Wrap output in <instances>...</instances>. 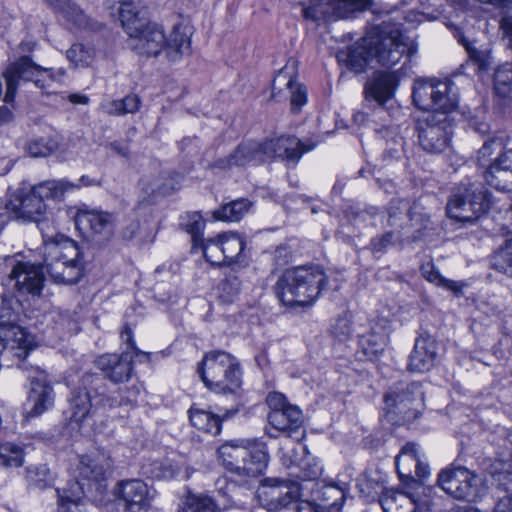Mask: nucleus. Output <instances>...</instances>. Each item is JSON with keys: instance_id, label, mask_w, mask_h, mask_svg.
<instances>
[{"instance_id": "1", "label": "nucleus", "mask_w": 512, "mask_h": 512, "mask_svg": "<svg viewBox=\"0 0 512 512\" xmlns=\"http://www.w3.org/2000/svg\"><path fill=\"white\" fill-rule=\"evenodd\" d=\"M75 185L66 179L46 180L34 185L29 192L19 194L8 209L23 223H35L43 236V264L56 283L75 284L83 275V255L78 244L64 235L49 236L54 230L46 199L59 200Z\"/></svg>"}, {"instance_id": "2", "label": "nucleus", "mask_w": 512, "mask_h": 512, "mask_svg": "<svg viewBox=\"0 0 512 512\" xmlns=\"http://www.w3.org/2000/svg\"><path fill=\"white\" fill-rule=\"evenodd\" d=\"M384 19L374 24L366 34L352 46L337 53L339 62L356 74L363 73L372 62L385 68H392L404 56L410 59L416 53L414 42L402 31L400 13L379 12L377 17Z\"/></svg>"}, {"instance_id": "3", "label": "nucleus", "mask_w": 512, "mask_h": 512, "mask_svg": "<svg viewBox=\"0 0 512 512\" xmlns=\"http://www.w3.org/2000/svg\"><path fill=\"white\" fill-rule=\"evenodd\" d=\"M109 8H116L123 29L128 35L127 45L137 55L151 58L164 55L170 62L191 54V28L174 25L169 36L161 25L149 22L132 0H106Z\"/></svg>"}, {"instance_id": "4", "label": "nucleus", "mask_w": 512, "mask_h": 512, "mask_svg": "<svg viewBox=\"0 0 512 512\" xmlns=\"http://www.w3.org/2000/svg\"><path fill=\"white\" fill-rule=\"evenodd\" d=\"M315 147V143L303 142L294 135H281L263 142L246 141L240 143L229 156L216 159L210 167L227 170L232 167L260 164L268 158H279L288 164L296 165L303 154Z\"/></svg>"}, {"instance_id": "5", "label": "nucleus", "mask_w": 512, "mask_h": 512, "mask_svg": "<svg viewBox=\"0 0 512 512\" xmlns=\"http://www.w3.org/2000/svg\"><path fill=\"white\" fill-rule=\"evenodd\" d=\"M328 278L319 266L285 270L274 285L276 297L291 309L310 306L327 287Z\"/></svg>"}, {"instance_id": "6", "label": "nucleus", "mask_w": 512, "mask_h": 512, "mask_svg": "<svg viewBox=\"0 0 512 512\" xmlns=\"http://www.w3.org/2000/svg\"><path fill=\"white\" fill-rule=\"evenodd\" d=\"M107 385L101 375L84 373L68 396V419L81 425L86 419L95 416L100 410L119 407L123 399L117 393L107 394Z\"/></svg>"}, {"instance_id": "7", "label": "nucleus", "mask_w": 512, "mask_h": 512, "mask_svg": "<svg viewBox=\"0 0 512 512\" xmlns=\"http://www.w3.org/2000/svg\"><path fill=\"white\" fill-rule=\"evenodd\" d=\"M510 136L504 131L488 135L478 149L475 162L490 187L512 191V148H507Z\"/></svg>"}, {"instance_id": "8", "label": "nucleus", "mask_w": 512, "mask_h": 512, "mask_svg": "<svg viewBox=\"0 0 512 512\" xmlns=\"http://www.w3.org/2000/svg\"><path fill=\"white\" fill-rule=\"evenodd\" d=\"M197 373L205 387L224 396H237L242 386L238 360L223 350L206 352L197 365Z\"/></svg>"}, {"instance_id": "9", "label": "nucleus", "mask_w": 512, "mask_h": 512, "mask_svg": "<svg viewBox=\"0 0 512 512\" xmlns=\"http://www.w3.org/2000/svg\"><path fill=\"white\" fill-rule=\"evenodd\" d=\"M490 196L481 183L465 179L453 188L446 206L447 215L459 222L474 223L489 211Z\"/></svg>"}, {"instance_id": "10", "label": "nucleus", "mask_w": 512, "mask_h": 512, "mask_svg": "<svg viewBox=\"0 0 512 512\" xmlns=\"http://www.w3.org/2000/svg\"><path fill=\"white\" fill-rule=\"evenodd\" d=\"M423 400L419 383L397 382L384 395L383 416L392 425H404L418 418Z\"/></svg>"}, {"instance_id": "11", "label": "nucleus", "mask_w": 512, "mask_h": 512, "mask_svg": "<svg viewBox=\"0 0 512 512\" xmlns=\"http://www.w3.org/2000/svg\"><path fill=\"white\" fill-rule=\"evenodd\" d=\"M63 73L55 72L51 68H43L37 65L29 56H21L16 61L8 64L3 71L6 83L4 102H14L17 89L21 82H32L37 88L49 93L52 84L60 79Z\"/></svg>"}, {"instance_id": "12", "label": "nucleus", "mask_w": 512, "mask_h": 512, "mask_svg": "<svg viewBox=\"0 0 512 512\" xmlns=\"http://www.w3.org/2000/svg\"><path fill=\"white\" fill-rule=\"evenodd\" d=\"M224 466L239 476L258 477L268 465V453L263 443L246 447L225 443L217 450Z\"/></svg>"}, {"instance_id": "13", "label": "nucleus", "mask_w": 512, "mask_h": 512, "mask_svg": "<svg viewBox=\"0 0 512 512\" xmlns=\"http://www.w3.org/2000/svg\"><path fill=\"white\" fill-rule=\"evenodd\" d=\"M3 301L0 306V334L5 350L12 356L25 359L34 348V340L20 325V305Z\"/></svg>"}, {"instance_id": "14", "label": "nucleus", "mask_w": 512, "mask_h": 512, "mask_svg": "<svg viewBox=\"0 0 512 512\" xmlns=\"http://www.w3.org/2000/svg\"><path fill=\"white\" fill-rule=\"evenodd\" d=\"M437 483L448 495L457 500L474 502L482 496V479L473 471L454 465L443 469L438 474Z\"/></svg>"}, {"instance_id": "15", "label": "nucleus", "mask_w": 512, "mask_h": 512, "mask_svg": "<svg viewBox=\"0 0 512 512\" xmlns=\"http://www.w3.org/2000/svg\"><path fill=\"white\" fill-rule=\"evenodd\" d=\"M420 147L427 153L439 155L451 146L452 120L444 113H430L416 124Z\"/></svg>"}, {"instance_id": "16", "label": "nucleus", "mask_w": 512, "mask_h": 512, "mask_svg": "<svg viewBox=\"0 0 512 512\" xmlns=\"http://www.w3.org/2000/svg\"><path fill=\"white\" fill-rule=\"evenodd\" d=\"M76 229L88 241L103 244L112 239L116 215L97 209H77L73 214Z\"/></svg>"}, {"instance_id": "17", "label": "nucleus", "mask_w": 512, "mask_h": 512, "mask_svg": "<svg viewBox=\"0 0 512 512\" xmlns=\"http://www.w3.org/2000/svg\"><path fill=\"white\" fill-rule=\"evenodd\" d=\"M299 497L297 482L278 479H265L262 489L258 493L261 505L268 512H291L293 504Z\"/></svg>"}, {"instance_id": "18", "label": "nucleus", "mask_w": 512, "mask_h": 512, "mask_svg": "<svg viewBox=\"0 0 512 512\" xmlns=\"http://www.w3.org/2000/svg\"><path fill=\"white\" fill-rule=\"evenodd\" d=\"M371 4V0H316L304 7L302 12L305 19L314 22L337 18L346 19L353 17L357 12L368 9Z\"/></svg>"}, {"instance_id": "19", "label": "nucleus", "mask_w": 512, "mask_h": 512, "mask_svg": "<svg viewBox=\"0 0 512 512\" xmlns=\"http://www.w3.org/2000/svg\"><path fill=\"white\" fill-rule=\"evenodd\" d=\"M114 495L127 512H148L154 491L141 479H125L116 484Z\"/></svg>"}, {"instance_id": "20", "label": "nucleus", "mask_w": 512, "mask_h": 512, "mask_svg": "<svg viewBox=\"0 0 512 512\" xmlns=\"http://www.w3.org/2000/svg\"><path fill=\"white\" fill-rule=\"evenodd\" d=\"M53 386L44 371H38L30 377V389L24 405L25 417L34 418L42 415L54 405Z\"/></svg>"}, {"instance_id": "21", "label": "nucleus", "mask_w": 512, "mask_h": 512, "mask_svg": "<svg viewBox=\"0 0 512 512\" xmlns=\"http://www.w3.org/2000/svg\"><path fill=\"white\" fill-rule=\"evenodd\" d=\"M43 268L30 261H19L8 275L7 284L13 282V287L21 295L39 296L44 286Z\"/></svg>"}, {"instance_id": "22", "label": "nucleus", "mask_w": 512, "mask_h": 512, "mask_svg": "<svg viewBox=\"0 0 512 512\" xmlns=\"http://www.w3.org/2000/svg\"><path fill=\"white\" fill-rule=\"evenodd\" d=\"M390 321L386 317L376 316L370 321V330L359 336V348L368 360H375L387 345Z\"/></svg>"}, {"instance_id": "23", "label": "nucleus", "mask_w": 512, "mask_h": 512, "mask_svg": "<svg viewBox=\"0 0 512 512\" xmlns=\"http://www.w3.org/2000/svg\"><path fill=\"white\" fill-rule=\"evenodd\" d=\"M96 367L114 384L128 381L133 372V355L129 351L121 354H103L95 360Z\"/></svg>"}, {"instance_id": "24", "label": "nucleus", "mask_w": 512, "mask_h": 512, "mask_svg": "<svg viewBox=\"0 0 512 512\" xmlns=\"http://www.w3.org/2000/svg\"><path fill=\"white\" fill-rule=\"evenodd\" d=\"M399 70L378 71L364 85L365 101H374L378 106L385 105L394 97L399 84Z\"/></svg>"}, {"instance_id": "25", "label": "nucleus", "mask_w": 512, "mask_h": 512, "mask_svg": "<svg viewBox=\"0 0 512 512\" xmlns=\"http://www.w3.org/2000/svg\"><path fill=\"white\" fill-rule=\"evenodd\" d=\"M438 348V343L432 336L417 337L408 358L407 369L412 373L430 371L438 360Z\"/></svg>"}, {"instance_id": "26", "label": "nucleus", "mask_w": 512, "mask_h": 512, "mask_svg": "<svg viewBox=\"0 0 512 512\" xmlns=\"http://www.w3.org/2000/svg\"><path fill=\"white\" fill-rule=\"evenodd\" d=\"M268 421L278 431L285 432L296 441L305 437L303 427V415L296 406H288L283 410L271 411L268 414Z\"/></svg>"}, {"instance_id": "27", "label": "nucleus", "mask_w": 512, "mask_h": 512, "mask_svg": "<svg viewBox=\"0 0 512 512\" xmlns=\"http://www.w3.org/2000/svg\"><path fill=\"white\" fill-rule=\"evenodd\" d=\"M416 203L408 199H392L387 208V225L394 230H404L414 220Z\"/></svg>"}, {"instance_id": "28", "label": "nucleus", "mask_w": 512, "mask_h": 512, "mask_svg": "<svg viewBox=\"0 0 512 512\" xmlns=\"http://www.w3.org/2000/svg\"><path fill=\"white\" fill-rule=\"evenodd\" d=\"M86 488L79 481L69 482L65 488H57L58 512H85Z\"/></svg>"}, {"instance_id": "29", "label": "nucleus", "mask_w": 512, "mask_h": 512, "mask_svg": "<svg viewBox=\"0 0 512 512\" xmlns=\"http://www.w3.org/2000/svg\"><path fill=\"white\" fill-rule=\"evenodd\" d=\"M446 89L441 81L435 79L418 80L413 88V102L421 110H432L435 107V95L442 94Z\"/></svg>"}, {"instance_id": "30", "label": "nucleus", "mask_w": 512, "mask_h": 512, "mask_svg": "<svg viewBox=\"0 0 512 512\" xmlns=\"http://www.w3.org/2000/svg\"><path fill=\"white\" fill-rule=\"evenodd\" d=\"M385 159H398L404 151V138L397 127H382L376 131Z\"/></svg>"}, {"instance_id": "31", "label": "nucleus", "mask_w": 512, "mask_h": 512, "mask_svg": "<svg viewBox=\"0 0 512 512\" xmlns=\"http://www.w3.org/2000/svg\"><path fill=\"white\" fill-rule=\"evenodd\" d=\"M189 420L192 426L205 433L216 436L221 432L223 419L211 411L193 405L189 409Z\"/></svg>"}, {"instance_id": "32", "label": "nucleus", "mask_w": 512, "mask_h": 512, "mask_svg": "<svg viewBox=\"0 0 512 512\" xmlns=\"http://www.w3.org/2000/svg\"><path fill=\"white\" fill-rule=\"evenodd\" d=\"M252 205L248 198L235 199L216 209L213 218L224 222H238L249 212Z\"/></svg>"}, {"instance_id": "33", "label": "nucleus", "mask_w": 512, "mask_h": 512, "mask_svg": "<svg viewBox=\"0 0 512 512\" xmlns=\"http://www.w3.org/2000/svg\"><path fill=\"white\" fill-rule=\"evenodd\" d=\"M141 195L138 201V208H144L157 202L167 194V188L159 177H144L139 183Z\"/></svg>"}, {"instance_id": "34", "label": "nucleus", "mask_w": 512, "mask_h": 512, "mask_svg": "<svg viewBox=\"0 0 512 512\" xmlns=\"http://www.w3.org/2000/svg\"><path fill=\"white\" fill-rule=\"evenodd\" d=\"M141 105V99L136 94L126 95L122 99L107 100L101 103L102 111L110 116H122L136 113Z\"/></svg>"}, {"instance_id": "35", "label": "nucleus", "mask_w": 512, "mask_h": 512, "mask_svg": "<svg viewBox=\"0 0 512 512\" xmlns=\"http://www.w3.org/2000/svg\"><path fill=\"white\" fill-rule=\"evenodd\" d=\"M78 479L85 486L84 481L95 482L98 484L105 479L108 464L101 463L90 457H82L78 465Z\"/></svg>"}, {"instance_id": "36", "label": "nucleus", "mask_w": 512, "mask_h": 512, "mask_svg": "<svg viewBox=\"0 0 512 512\" xmlns=\"http://www.w3.org/2000/svg\"><path fill=\"white\" fill-rule=\"evenodd\" d=\"M441 83L447 89L442 94L435 95V107L432 108V113H444L448 116L458 106L459 89L451 80L441 81Z\"/></svg>"}, {"instance_id": "37", "label": "nucleus", "mask_w": 512, "mask_h": 512, "mask_svg": "<svg viewBox=\"0 0 512 512\" xmlns=\"http://www.w3.org/2000/svg\"><path fill=\"white\" fill-rule=\"evenodd\" d=\"M357 487L366 502H379L383 493L388 490L380 476L373 477L369 474H362L358 478Z\"/></svg>"}, {"instance_id": "38", "label": "nucleus", "mask_w": 512, "mask_h": 512, "mask_svg": "<svg viewBox=\"0 0 512 512\" xmlns=\"http://www.w3.org/2000/svg\"><path fill=\"white\" fill-rule=\"evenodd\" d=\"M318 499L321 503L317 504L323 512H339L345 499V493L339 486L328 484L318 491Z\"/></svg>"}, {"instance_id": "39", "label": "nucleus", "mask_w": 512, "mask_h": 512, "mask_svg": "<svg viewBox=\"0 0 512 512\" xmlns=\"http://www.w3.org/2000/svg\"><path fill=\"white\" fill-rule=\"evenodd\" d=\"M221 235L225 264L241 263L243 261L242 253L245 248L243 238L235 233H223Z\"/></svg>"}, {"instance_id": "40", "label": "nucleus", "mask_w": 512, "mask_h": 512, "mask_svg": "<svg viewBox=\"0 0 512 512\" xmlns=\"http://www.w3.org/2000/svg\"><path fill=\"white\" fill-rule=\"evenodd\" d=\"M25 479L32 488L43 490L54 483V475L46 464L30 465L26 468Z\"/></svg>"}, {"instance_id": "41", "label": "nucleus", "mask_w": 512, "mask_h": 512, "mask_svg": "<svg viewBox=\"0 0 512 512\" xmlns=\"http://www.w3.org/2000/svg\"><path fill=\"white\" fill-rule=\"evenodd\" d=\"M384 512H411L412 503L409 497L397 490L388 489L379 501Z\"/></svg>"}, {"instance_id": "42", "label": "nucleus", "mask_w": 512, "mask_h": 512, "mask_svg": "<svg viewBox=\"0 0 512 512\" xmlns=\"http://www.w3.org/2000/svg\"><path fill=\"white\" fill-rule=\"evenodd\" d=\"M24 448L13 442L0 443V467L18 468L24 463Z\"/></svg>"}, {"instance_id": "43", "label": "nucleus", "mask_w": 512, "mask_h": 512, "mask_svg": "<svg viewBox=\"0 0 512 512\" xmlns=\"http://www.w3.org/2000/svg\"><path fill=\"white\" fill-rule=\"evenodd\" d=\"M179 512H220V509L208 495L188 494Z\"/></svg>"}, {"instance_id": "44", "label": "nucleus", "mask_w": 512, "mask_h": 512, "mask_svg": "<svg viewBox=\"0 0 512 512\" xmlns=\"http://www.w3.org/2000/svg\"><path fill=\"white\" fill-rule=\"evenodd\" d=\"M196 248H200L207 262L212 265L225 264L224 252L222 250V235L215 238H204L198 243Z\"/></svg>"}, {"instance_id": "45", "label": "nucleus", "mask_w": 512, "mask_h": 512, "mask_svg": "<svg viewBox=\"0 0 512 512\" xmlns=\"http://www.w3.org/2000/svg\"><path fill=\"white\" fill-rule=\"evenodd\" d=\"M419 446L416 443H406L396 457V467L401 477L411 476L412 471L409 466L412 462L420 459Z\"/></svg>"}, {"instance_id": "46", "label": "nucleus", "mask_w": 512, "mask_h": 512, "mask_svg": "<svg viewBox=\"0 0 512 512\" xmlns=\"http://www.w3.org/2000/svg\"><path fill=\"white\" fill-rule=\"evenodd\" d=\"M495 93L505 99L512 94V64L505 63L498 67L494 74Z\"/></svg>"}, {"instance_id": "47", "label": "nucleus", "mask_w": 512, "mask_h": 512, "mask_svg": "<svg viewBox=\"0 0 512 512\" xmlns=\"http://www.w3.org/2000/svg\"><path fill=\"white\" fill-rule=\"evenodd\" d=\"M403 242V233L400 230L391 229L381 235L374 236L369 246L373 253H384L389 247L402 245Z\"/></svg>"}, {"instance_id": "48", "label": "nucleus", "mask_w": 512, "mask_h": 512, "mask_svg": "<svg viewBox=\"0 0 512 512\" xmlns=\"http://www.w3.org/2000/svg\"><path fill=\"white\" fill-rule=\"evenodd\" d=\"M58 14H60L62 18L74 28L84 29L89 26L88 16L71 0H68L67 3L64 4Z\"/></svg>"}, {"instance_id": "49", "label": "nucleus", "mask_w": 512, "mask_h": 512, "mask_svg": "<svg viewBox=\"0 0 512 512\" xmlns=\"http://www.w3.org/2000/svg\"><path fill=\"white\" fill-rule=\"evenodd\" d=\"M219 297L225 303L233 302L241 291V280L235 271H230L218 286Z\"/></svg>"}, {"instance_id": "50", "label": "nucleus", "mask_w": 512, "mask_h": 512, "mask_svg": "<svg viewBox=\"0 0 512 512\" xmlns=\"http://www.w3.org/2000/svg\"><path fill=\"white\" fill-rule=\"evenodd\" d=\"M181 225L185 231L190 234L193 248L198 246V243L203 240V230L205 227V221L198 212L188 213L182 217Z\"/></svg>"}, {"instance_id": "51", "label": "nucleus", "mask_w": 512, "mask_h": 512, "mask_svg": "<svg viewBox=\"0 0 512 512\" xmlns=\"http://www.w3.org/2000/svg\"><path fill=\"white\" fill-rule=\"evenodd\" d=\"M58 148V143L51 137H40L27 141L26 152L31 157H47Z\"/></svg>"}, {"instance_id": "52", "label": "nucleus", "mask_w": 512, "mask_h": 512, "mask_svg": "<svg viewBox=\"0 0 512 512\" xmlns=\"http://www.w3.org/2000/svg\"><path fill=\"white\" fill-rule=\"evenodd\" d=\"M294 68L295 61L289 60L288 63L277 72L272 81L273 96H275L276 92H280L283 87L292 89L294 85Z\"/></svg>"}, {"instance_id": "53", "label": "nucleus", "mask_w": 512, "mask_h": 512, "mask_svg": "<svg viewBox=\"0 0 512 512\" xmlns=\"http://www.w3.org/2000/svg\"><path fill=\"white\" fill-rule=\"evenodd\" d=\"M330 335L339 342L347 341L352 335V322L347 315L338 316L330 326Z\"/></svg>"}, {"instance_id": "54", "label": "nucleus", "mask_w": 512, "mask_h": 512, "mask_svg": "<svg viewBox=\"0 0 512 512\" xmlns=\"http://www.w3.org/2000/svg\"><path fill=\"white\" fill-rule=\"evenodd\" d=\"M94 57V49L84 44H73L67 51V58L76 65L88 66Z\"/></svg>"}, {"instance_id": "55", "label": "nucleus", "mask_w": 512, "mask_h": 512, "mask_svg": "<svg viewBox=\"0 0 512 512\" xmlns=\"http://www.w3.org/2000/svg\"><path fill=\"white\" fill-rule=\"evenodd\" d=\"M454 36L458 42L466 49L469 58L476 62L480 68H483L486 65V54L483 51L477 49L474 46V42L469 40L461 30L456 29Z\"/></svg>"}, {"instance_id": "56", "label": "nucleus", "mask_w": 512, "mask_h": 512, "mask_svg": "<svg viewBox=\"0 0 512 512\" xmlns=\"http://www.w3.org/2000/svg\"><path fill=\"white\" fill-rule=\"evenodd\" d=\"M492 477L499 491L512 495V464L509 463L505 469H495Z\"/></svg>"}, {"instance_id": "57", "label": "nucleus", "mask_w": 512, "mask_h": 512, "mask_svg": "<svg viewBox=\"0 0 512 512\" xmlns=\"http://www.w3.org/2000/svg\"><path fill=\"white\" fill-rule=\"evenodd\" d=\"M499 266L502 271L512 278V238L507 239L498 252Z\"/></svg>"}, {"instance_id": "58", "label": "nucleus", "mask_w": 512, "mask_h": 512, "mask_svg": "<svg viewBox=\"0 0 512 512\" xmlns=\"http://www.w3.org/2000/svg\"><path fill=\"white\" fill-rule=\"evenodd\" d=\"M322 466L316 459L303 461L301 467V478L303 480H315L321 476Z\"/></svg>"}, {"instance_id": "59", "label": "nucleus", "mask_w": 512, "mask_h": 512, "mask_svg": "<svg viewBox=\"0 0 512 512\" xmlns=\"http://www.w3.org/2000/svg\"><path fill=\"white\" fill-rule=\"evenodd\" d=\"M120 337H121L122 342L127 345V348L125 351L131 352L133 357L138 356L140 354H143L146 356L148 355L147 353H143L136 347L135 341L133 338V331L129 325L125 324L123 326L121 333H120Z\"/></svg>"}, {"instance_id": "60", "label": "nucleus", "mask_w": 512, "mask_h": 512, "mask_svg": "<svg viewBox=\"0 0 512 512\" xmlns=\"http://www.w3.org/2000/svg\"><path fill=\"white\" fill-rule=\"evenodd\" d=\"M421 274L422 276L431 283H434L437 286L441 285L444 277L440 274V272L435 268L432 263H426L421 266Z\"/></svg>"}, {"instance_id": "61", "label": "nucleus", "mask_w": 512, "mask_h": 512, "mask_svg": "<svg viewBox=\"0 0 512 512\" xmlns=\"http://www.w3.org/2000/svg\"><path fill=\"white\" fill-rule=\"evenodd\" d=\"M499 28L507 41L508 48L512 49V15L503 16L499 21Z\"/></svg>"}, {"instance_id": "62", "label": "nucleus", "mask_w": 512, "mask_h": 512, "mask_svg": "<svg viewBox=\"0 0 512 512\" xmlns=\"http://www.w3.org/2000/svg\"><path fill=\"white\" fill-rule=\"evenodd\" d=\"M291 90V105L292 110L299 109L306 103V89L305 87L298 85L295 90Z\"/></svg>"}, {"instance_id": "63", "label": "nucleus", "mask_w": 512, "mask_h": 512, "mask_svg": "<svg viewBox=\"0 0 512 512\" xmlns=\"http://www.w3.org/2000/svg\"><path fill=\"white\" fill-rule=\"evenodd\" d=\"M291 512H323L320 506L308 500L296 499Z\"/></svg>"}, {"instance_id": "64", "label": "nucleus", "mask_w": 512, "mask_h": 512, "mask_svg": "<svg viewBox=\"0 0 512 512\" xmlns=\"http://www.w3.org/2000/svg\"><path fill=\"white\" fill-rule=\"evenodd\" d=\"M267 404L272 409V411L283 410L284 408L290 406L286 403L285 396L277 392L270 393L267 396Z\"/></svg>"}]
</instances>
